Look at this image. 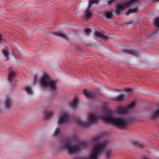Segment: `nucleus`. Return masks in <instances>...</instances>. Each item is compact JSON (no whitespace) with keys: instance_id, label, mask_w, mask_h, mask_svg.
I'll use <instances>...</instances> for the list:
<instances>
[{"instance_id":"nucleus-1","label":"nucleus","mask_w":159,"mask_h":159,"mask_svg":"<svg viewBox=\"0 0 159 159\" xmlns=\"http://www.w3.org/2000/svg\"><path fill=\"white\" fill-rule=\"evenodd\" d=\"M103 111L105 115L98 117L93 113L89 114L87 122H83L80 118L76 120L77 124L81 126L86 127L96 123L98 119H100L107 123L111 124L112 125L120 129H125L127 127L128 124L135 121L136 118L130 117L128 119L121 118L113 117V111L107 107H104Z\"/></svg>"},{"instance_id":"nucleus-2","label":"nucleus","mask_w":159,"mask_h":159,"mask_svg":"<svg viewBox=\"0 0 159 159\" xmlns=\"http://www.w3.org/2000/svg\"><path fill=\"white\" fill-rule=\"evenodd\" d=\"M79 138L76 134H73L65 139L61 143V146L66 149L69 154H73L80 152L82 149L85 148L87 146L86 143L84 142H80L77 145H72V142H77Z\"/></svg>"},{"instance_id":"nucleus-3","label":"nucleus","mask_w":159,"mask_h":159,"mask_svg":"<svg viewBox=\"0 0 159 159\" xmlns=\"http://www.w3.org/2000/svg\"><path fill=\"white\" fill-rule=\"evenodd\" d=\"M101 136L97 135L91 139L92 143L94 144L92 149L86 159H98V156L106 148L109 143L108 140H106L99 143Z\"/></svg>"},{"instance_id":"nucleus-4","label":"nucleus","mask_w":159,"mask_h":159,"mask_svg":"<svg viewBox=\"0 0 159 159\" xmlns=\"http://www.w3.org/2000/svg\"><path fill=\"white\" fill-rule=\"evenodd\" d=\"M40 85L42 87H48L53 91L56 89V81L51 79L47 73H44L40 79Z\"/></svg>"},{"instance_id":"nucleus-5","label":"nucleus","mask_w":159,"mask_h":159,"mask_svg":"<svg viewBox=\"0 0 159 159\" xmlns=\"http://www.w3.org/2000/svg\"><path fill=\"white\" fill-rule=\"evenodd\" d=\"M138 1V0H131L130 1L124 4H117L115 10V14L116 15H119L122 11L124 10L126 7L132 5Z\"/></svg>"},{"instance_id":"nucleus-6","label":"nucleus","mask_w":159,"mask_h":159,"mask_svg":"<svg viewBox=\"0 0 159 159\" xmlns=\"http://www.w3.org/2000/svg\"><path fill=\"white\" fill-rule=\"evenodd\" d=\"M70 119V116L68 113L65 111H62L58 118V123L59 124L66 123L69 121Z\"/></svg>"},{"instance_id":"nucleus-7","label":"nucleus","mask_w":159,"mask_h":159,"mask_svg":"<svg viewBox=\"0 0 159 159\" xmlns=\"http://www.w3.org/2000/svg\"><path fill=\"white\" fill-rule=\"evenodd\" d=\"M135 105V102H133L126 107H122L119 108L117 110V112L119 115L126 114L130 109L134 107Z\"/></svg>"},{"instance_id":"nucleus-8","label":"nucleus","mask_w":159,"mask_h":159,"mask_svg":"<svg viewBox=\"0 0 159 159\" xmlns=\"http://www.w3.org/2000/svg\"><path fill=\"white\" fill-rule=\"evenodd\" d=\"M149 118L152 120H154L159 118V108L150 114Z\"/></svg>"},{"instance_id":"nucleus-9","label":"nucleus","mask_w":159,"mask_h":159,"mask_svg":"<svg viewBox=\"0 0 159 159\" xmlns=\"http://www.w3.org/2000/svg\"><path fill=\"white\" fill-rule=\"evenodd\" d=\"M84 94L87 98H93L94 95V93L91 90H84Z\"/></svg>"},{"instance_id":"nucleus-10","label":"nucleus","mask_w":159,"mask_h":159,"mask_svg":"<svg viewBox=\"0 0 159 159\" xmlns=\"http://www.w3.org/2000/svg\"><path fill=\"white\" fill-rule=\"evenodd\" d=\"M12 104V101L9 96H6L5 105L6 108H8L10 107Z\"/></svg>"},{"instance_id":"nucleus-11","label":"nucleus","mask_w":159,"mask_h":159,"mask_svg":"<svg viewBox=\"0 0 159 159\" xmlns=\"http://www.w3.org/2000/svg\"><path fill=\"white\" fill-rule=\"evenodd\" d=\"M78 102V100L77 98H75L73 101L70 103V107L73 109H75L77 107Z\"/></svg>"},{"instance_id":"nucleus-12","label":"nucleus","mask_w":159,"mask_h":159,"mask_svg":"<svg viewBox=\"0 0 159 159\" xmlns=\"http://www.w3.org/2000/svg\"><path fill=\"white\" fill-rule=\"evenodd\" d=\"M95 35L98 37H100L104 40H106L107 39V37L103 34L96 31L94 33Z\"/></svg>"},{"instance_id":"nucleus-13","label":"nucleus","mask_w":159,"mask_h":159,"mask_svg":"<svg viewBox=\"0 0 159 159\" xmlns=\"http://www.w3.org/2000/svg\"><path fill=\"white\" fill-rule=\"evenodd\" d=\"M53 113L52 112H50L48 111H45L44 112V117L45 119H49L52 116Z\"/></svg>"},{"instance_id":"nucleus-14","label":"nucleus","mask_w":159,"mask_h":159,"mask_svg":"<svg viewBox=\"0 0 159 159\" xmlns=\"http://www.w3.org/2000/svg\"><path fill=\"white\" fill-rule=\"evenodd\" d=\"M122 51L125 53L132 54L134 55H136V53L133 50L125 49L122 50Z\"/></svg>"},{"instance_id":"nucleus-15","label":"nucleus","mask_w":159,"mask_h":159,"mask_svg":"<svg viewBox=\"0 0 159 159\" xmlns=\"http://www.w3.org/2000/svg\"><path fill=\"white\" fill-rule=\"evenodd\" d=\"M53 34L57 36L61 37L65 39H66L67 37V36L66 34L62 32H57L54 33Z\"/></svg>"},{"instance_id":"nucleus-16","label":"nucleus","mask_w":159,"mask_h":159,"mask_svg":"<svg viewBox=\"0 0 159 159\" xmlns=\"http://www.w3.org/2000/svg\"><path fill=\"white\" fill-rule=\"evenodd\" d=\"M125 96L124 95L121 94L115 97L114 98V100L117 101H122L125 98Z\"/></svg>"},{"instance_id":"nucleus-17","label":"nucleus","mask_w":159,"mask_h":159,"mask_svg":"<svg viewBox=\"0 0 159 159\" xmlns=\"http://www.w3.org/2000/svg\"><path fill=\"white\" fill-rule=\"evenodd\" d=\"M2 52L3 54L4 55V57L5 58L6 60H9V58L8 57V49L6 48L4 50H2Z\"/></svg>"},{"instance_id":"nucleus-18","label":"nucleus","mask_w":159,"mask_h":159,"mask_svg":"<svg viewBox=\"0 0 159 159\" xmlns=\"http://www.w3.org/2000/svg\"><path fill=\"white\" fill-rule=\"evenodd\" d=\"M90 8H89L88 7V8L85 11V16L87 18H89L91 17L92 16V14L90 11Z\"/></svg>"},{"instance_id":"nucleus-19","label":"nucleus","mask_w":159,"mask_h":159,"mask_svg":"<svg viewBox=\"0 0 159 159\" xmlns=\"http://www.w3.org/2000/svg\"><path fill=\"white\" fill-rule=\"evenodd\" d=\"M105 16L107 19H111L113 16L112 11H110L106 12L105 13Z\"/></svg>"},{"instance_id":"nucleus-20","label":"nucleus","mask_w":159,"mask_h":159,"mask_svg":"<svg viewBox=\"0 0 159 159\" xmlns=\"http://www.w3.org/2000/svg\"><path fill=\"white\" fill-rule=\"evenodd\" d=\"M111 150L108 149L106 151L105 153V155L106 159H109L111 155Z\"/></svg>"},{"instance_id":"nucleus-21","label":"nucleus","mask_w":159,"mask_h":159,"mask_svg":"<svg viewBox=\"0 0 159 159\" xmlns=\"http://www.w3.org/2000/svg\"><path fill=\"white\" fill-rule=\"evenodd\" d=\"M15 74L14 72L11 71L10 72L8 75V81H12V78L15 76Z\"/></svg>"},{"instance_id":"nucleus-22","label":"nucleus","mask_w":159,"mask_h":159,"mask_svg":"<svg viewBox=\"0 0 159 159\" xmlns=\"http://www.w3.org/2000/svg\"><path fill=\"white\" fill-rule=\"evenodd\" d=\"M99 3L98 0H91L89 2V7L90 8L92 5L93 4H98Z\"/></svg>"},{"instance_id":"nucleus-23","label":"nucleus","mask_w":159,"mask_h":159,"mask_svg":"<svg viewBox=\"0 0 159 159\" xmlns=\"http://www.w3.org/2000/svg\"><path fill=\"white\" fill-rule=\"evenodd\" d=\"M25 90L26 91V93L29 94L31 95L33 94L32 89L30 86H26L25 88Z\"/></svg>"},{"instance_id":"nucleus-24","label":"nucleus","mask_w":159,"mask_h":159,"mask_svg":"<svg viewBox=\"0 0 159 159\" xmlns=\"http://www.w3.org/2000/svg\"><path fill=\"white\" fill-rule=\"evenodd\" d=\"M138 11V8H135L132 9H129L126 13V14L128 16L130 14L136 12Z\"/></svg>"},{"instance_id":"nucleus-25","label":"nucleus","mask_w":159,"mask_h":159,"mask_svg":"<svg viewBox=\"0 0 159 159\" xmlns=\"http://www.w3.org/2000/svg\"><path fill=\"white\" fill-rule=\"evenodd\" d=\"M132 143L134 146H136L141 148H143L144 146L143 145L139 144L136 141H133L132 142Z\"/></svg>"},{"instance_id":"nucleus-26","label":"nucleus","mask_w":159,"mask_h":159,"mask_svg":"<svg viewBox=\"0 0 159 159\" xmlns=\"http://www.w3.org/2000/svg\"><path fill=\"white\" fill-rule=\"evenodd\" d=\"M61 133V131L60 129L59 128L56 129L54 134V136H57L60 135Z\"/></svg>"},{"instance_id":"nucleus-27","label":"nucleus","mask_w":159,"mask_h":159,"mask_svg":"<svg viewBox=\"0 0 159 159\" xmlns=\"http://www.w3.org/2000/svg\"><path fill=\"white\" fill-rule=\"evenodd\" d=\"M154 24L157 27L159 28V17L155 19Z\"/></svg>"},{"instance_id":"nucleus-28","label":"nucleus","mask_w":159,"mask_h":159,"mask_svg":"<svg viewBox=\"0 0 159 159\" xmlns=\"http://www.w3.org/2000/svg\"><path fill=\"white\" fill-rule=\"evenodd\" d=\"M91 30L90 29L87 28L85 30V33L88 36L89 35V34L91 33Z\"/></svg>"},{"instance_id":"nucleus-29","label":"nucleus","mask_w":159,"mask_h":159,"mask_svg":"<svg viewBox=\"0 0 159 159\" xmlns=\"http://www.w3.org/2000/svg\"><path fill=\"white\" fill-rule=\"evenodd\" d=\"M37 76L35 75L34 77V82H33V84L34 85H35L36 83H37Z\"/></svg>"},{"instance_id":"nucleus-30","label":"nucleus","mask_w":159,"mask_h":159,"mask_svg":"<svg viewBox=\"0 0 159 159\" xmlns=\"http://www.w3.org/2000/svg\"><path fill=\"white\" fill-rule=\"evenodd\" d=\"M132 90L133 89L130 88L126 89H125V92H129L130 93H132Z\"/></svg>"},{"instance_id":"nucleus-31","label":"nucleus","mask_w":159,"mask_h":159,"mask_svg":"<svg viewBox=\"0 0 159 159\" xmlns=\"http://www.w3.org/2000/svg\"><path fill=\"white\" fill-rule=\"evenodd\" d=\"M116 0H110L108 2V4L109 5H110L111 4L114 2Z\"/></svg>"},{"instance_id":"nucleus-32","label":"nucleus","mask_w":159,"mask_h":159,"mask_svg":"<svg viewBox=\"0 0 159 159\" xmlns=\"http://www.w3.org/2000/svg\"><path fill=\"white\" fill-rule=\"evenodd\" d=\"M141 157L143 159H148L144 155H142Z\"/></svg>"},{"instance_id":"nucleus-33","label":"nucleus","mask_w":159,"mask_h":159,"mask_svg":"<svg viewBox=\"0 0 159 159\" xmlns=\"http://www.w3.org/2000/svg\"><path fill=\"white\" fill-rule=\"evenodd\" d=\"M1 39V35H0V40Z\"/></svg>"},{"instance_id":"nucleus-34","label":"nucleus","mask_w":159,"mask_h":159,"mask_svg":"<svg viewBox=\"0 0 159 159\" xmlns=\"http://www.w3.org/2000/svg\"><path fill=\"white\" fill-rule=\"evenodd\" d=\"M106 75H107V76H108V75L107 74H106Z\"/></svg>"},{"instance_id":"nucleus-35","label":"nucleus","mask_w":159,"mask_h":159,"mask_svg":"<svg viewBox=\"0 0 159 159\" xmlns=\"http://www.w3.org/2000/svg\"><path fill=\"white\" fill-rule=\"evenodd\" d=\"M157 1H159V0H156Z\"/></svg>"}]
</instances>
